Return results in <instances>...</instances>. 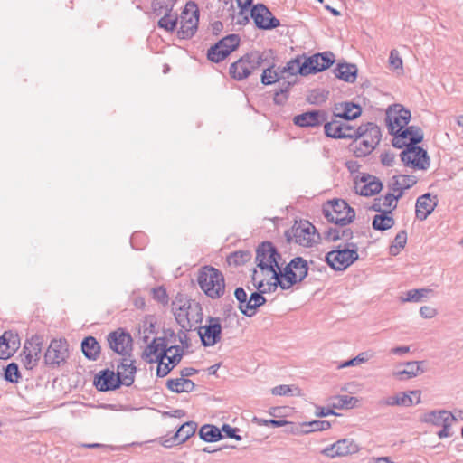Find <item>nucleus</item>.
Wrapping results in <instances>:
<instances>
[{
	"label": "nucleus",
	"mask_w": 463,
	"mask_h": 463,
	"mask_svg": "<svg viewBox=\"0 0 463 463\" xmlns=\"http://www.w3.org/2000/svg\"><path fill=\"white\" fill-rule=\"evenodd\" d=\"M320 239L315 226L308 221L296 222L290 231L289 241L304 247H312Z\"/></svg>",
	"instance_id": "8"
},
{
	"label": "nucleus",
	"mask_w": 463,
	"mask_h": 463,
	"mask_svg": "<svg viewBox=\"0 0 463 463\" xmlns=\"http://www.w3.org/2000/svg\"><path fill=\"white\" fill-rule=\"evenodd\" d=\"M177 23L176 15L167 13L158 21V25L165 31H174Z\"/></svg>",
	"instance_id": "49"
},
{
	"label": "nucleus",
	"mask_w": 463,
	"mask_h": 463,
	"mask_svg": "<svg viewBox=\"0 0 463 463\" xmlns=\"http://www.w3.org/2000/svg\"><path fill=\"white\" fill-rule=\"evenodd\" d=\"M222 430L223 431L224 435L228 438L235 439L237 440L241 439V437L236 435L237 430L231 427L228 424H224L222 428Z\"/></svg>",
	"instance_id": "60"
},
{
	"label": "nucleus",
	"mask_w": 463,
	"mask_h": 463,
	"mask_svg": "<svg viewBox=\"0 0 463 463\" xmlns=\"http://www.w3.org/2000/svg\"><path fill=\"white\" fill-rule=\"evenodd\" d=\"M69 355L68 343L65 339H53L51 341L44 358L48 364L59 365L64 363Z\"/></svg>",
	"instance_id": "15"
},
{
	"label": "nucleus",
	"mask_w": 463,
	"mask_h": 463,
	"mask_svg": "<svg viewBox=\"0 0 463 463\" xmlns=\"http://www.w3.org/2000/svg\"><path fill=\"white\" fill-rule=\"evenodd\" d=\"M197 282L202 291L212 299L221 298L225 294V278L222 272L214 267H202L198 271Z\"/></svg>",
	"instance_id": "2"
},
{
	"label": "nucleus",
	"mask_w": 463,
	"mask_h": 463,
	"mask_svg": "<svg viewBox=\"0 0 463 463\" xmlns=\"http://www.w3.org/2000/svg\"><path fill=\"white\" fill-rule=\"evenodd\" d=\"M135 362L129 358H123L120 364L118 365L117 377L119 383L129 386L134 383L136 374Z\"/></svg>",
	"instance_id": "28"
},
{
	"label": "nucleus",
	"mask_w": 463,
	"mask_h": 463,
	"mask_svg": "<svg viewBox=\"0 0 463 463\" xmlns=\"http://www.w3.org/2000/svg\"><path fill=\"white\" fill-rule=\"evenodd\" d=\"M411 119V111L407 109V124ZM424 139V132L421 128L418 126L407 125V143L410 146L420 145Z\"/></svg>",
	"instance_id": "35"
},
{
	"label": "nucleus",
	"mask_w": 463,
	"mask_h": 463,
	"mask_svg": "<svg viewBox=\"0 0 463 463\" xmlns=\"http://www.w3.org/2000/svg\"><path fill=\"white\" fill-rule=\"evenodd\" d=\"M325 133L332 138H349L353 139L355 128L350 124L334 119L325 124Z\"/></svg>",
	"instance_id": "21"
},
{
	"label": "nucleus",
	"mask_w": 463,
	"mask_h": 463,
	"mask_svg": "<svg viewBox=\"0 0 463 463\" xmlns=\"http://www.w3.org/2000/svg\"><path fill=\"white\" fill-rule=\"evenodd\" d=\"M324 114L319 111H311L298 115L294 118V123L300 127H315L325 121Z\"/></svg>",
	"instance_id": "32"
},
{
	"label": "nucleus",
	"mask_w": 463,
	"mask_h": 463,
	"mask_svg": "<svg viewBox=\"0 0 463 463\" xmlns=\"http://www.w3.org/2000/svg\"><path fill=\"white\" fill-rule=\"evenodd\" d=\"M289 431H290V433L295 434V435L309 433V430L307 429V422H301L298 425L292 426Z\"/></svg>",
	"instance_id": "58"
},
{
	"label": "nucleus",
	"mask_w": 463,
	"mask_h": 463,
	"mask_svg": "<svg viewBox=\"0 0 463 463\" xmlns=\"http://www.w3.org/2000/svg\"><path fill=\"white\" fill-rule=\"evenodd\" d=\"M167 387L169 390L176 393L188 392L194 389V383L190 379L177 377L168 380Z\"/></svg>",
	"instance_id": "36"
},
{
	"label": "nucleus",
	"mask_w": 463,
	"mask_h": 463,
	"mask_svg": "<svg viewBox=\"0 0 463 463\" xmlns=\"http://www.w3.org/2000/svg\"><path fill=\"white\" fill-rule=\"evenodd\" d=\"M109 347L118 354H128L132 350V337L123 329L118 328L108 335Z\"/></svg>",
	"instance_id": "19"
},
{
	"label": "nucleus",
	"mask_w": 463,
	"mask_h": 463,
	"mask_svg": "<svg viewBox=\"0 0 463 463\" xmlns=\"http://www.w3.org/2000/svg\"><path fill=\"white\" fill-rule=\"evenodd\" d=\"M333 406L337 409H351L357 405L358 399L349 395H338L334 398Z\"/></svg>",
	"instance_id": "46"
},
{
	"label": "nucleus",
	"mask_w": 463,
	"mask_h": 463,
	"mask_svg": "<svg viewBox=\"0 0 463 463\" xmlns=\"http://www.w3.org/2000/svg\"><path fill=\"white\" fill-rule=\"evenodd\" d=\"M234 294H235L236 298L240 302V305L247 302V300H248L247 293L245 292V290L242 288H236Z\"/></svg>",
	"instance_id": "61"
},
{
	"label": "nucleus",
	"mask_w": 463,
	"mask_h": 463,
	"mask_svg": "<svg viewBox=\"0 0 463 463\" xmlns=\"http://www.w3.org/2000/svg\"><path fill=\"white\" fill-rule=\"evenodd\" d=\"M354 188L357 194L370 197L381 192L383 184L378 177L370 174L361 173L354 179Z\"/></svg>",
	"instance_id": "12"
},
{
	"label": "nucleus",
	"mask_w": 463,
	"mask_h": 463,
	"mask_svg": "<svg viewBox=\"0 0 463 463\" xmlns=\"http://www.w3.org/2000/svg\"><path fill=\"white\" fill-rule=\"evenodd\" d=\"M240 44V38L235 34L224 37L207 53L209 60L214 62L223 61L230 53H232Z\"/></svg>",
	"instance_id": "13"
},
{
	"label": "nucleus",
	"mask_w": 463,
	"mask_h": 463,
	"mask_svg": "<svg viewBox=\"0 0 463 463\" xmlns=\"http://www.w3.org/2000/svg\"><path fill=\"white\" fill-rule=\"evenodd\" d=\"M189 306V302L183 296H177L173 301L172 309L179 323L187 319V309Z\"/></svg>",
	"instance_id": "38"
},
{
	"label": "nucleus",
	"mask_w": 463,
	"mask_h": 463,
	"mask_svg": "<svg viewBox=\"0 0 463 463\" xmlns=\"http://www.w3.org/2000/svg\"><path fill=\"white\" fill-rule=\"evenodd\" d=\"M153 298L162 305H167L169 298L166 289L163 287H157L152 289Z\"/></svg>",
	"instance_id": "51"
},
{
	"label": "nucleus",
	"mask_w": 463,
	"mask_h": 463,
	"mask_svg": "<svg viewBox=\"0 0 463 463\" xmlns=\"http://www.w3.org/2000/svg\"><path fill=\"white\" fill-rule=\"evenodd\" d=\"M381 137V129L376 124L370 122L362 124L354 130L350 149L357 157L366 156L375 149Z\"/></svg>",
	"instance_id": "1"
},
{
	"label": "nucleus",
	"mask_w": 463,
	"mask_h": 463,
	"mask_svg": "<svg viewBox=\"0 0 463 463\" xmlns=\"http://www.w3.org/2000/svg\"><path fill=\"white\" fill-rule=\"evenodd\" d=\"M196 424L193 421L184 423L176 431L174 439L177 444L185 442L196 430Z\"/></svg>",
	"instance_id": "41"
},
{
	"label": "nucleus",
	"mask_w": 463,
	"mask_h": 463,
	"mask_svg": "<svg viewBox=\"0 0 463 463\" xmlns=\"http://www.w3.org/2000/svg\"><path fill=\"white\" fill-rule=\"evenodd\" d=\"M430 165L427 149L420 145L410 146L407 143V166L426 171Z\"/></svg>",
	"instance_id": "16"
},
{
	"label": "nucleus",
	"mask_w": 463,
	"mask_h": 463,
	"mask_svg": "<svg viewBox=\"0 0 463 463\" xmlns=\"http://www.w3.org/2000/svg\"><path fill=\"white\" fill-rule=\"evenodd\" d=\"M251 16L256 24L264 29L275 28L279 23L263 5H256L251 10Z\"/></svg>",
	"instance_id": "23"
},
{
	"label": "nucleus",
	"mask_w": 463,
	"mask_h": 463,
	"mask_svg": "<svg viewBox=\"0 0 463 463\" xmlns=\"http://www.w3.org/2000/svg\"><path fill=\"white\" fill-rule=\"evenodd\" d=\"M5 378L6 381L11 382V383H18L19 382V380L21 378V374H20V372H19V369H18V366L16 364L11 363L6 366L5 371Z\"/></svg>",
	"instance_id": "50"
},
{
	"label": "nucleus",
	"mask_w": 463,
	"mask_h": 463,
	"mask_svg": "<svg viewBox=\"0 0 463 463\" xmlns=\"http://www.w3.org/2000/svg\"><path fill=\"white\" fill-rule=\"evenodd\" d=\"M222 326L218 318L210 317L207 323L198 328L202 343L205 346H213L221 339Z\"/></svg>",
	"instance_id": "17"
},
{
	"label": "nucleus",
	"mask_w": 463,
	"mask_h": 463,
	"mask_svg": "<svg viewBox=\"0 0 463 463\" xmlns=\"http://www.w3.org/2000/svg\"><path fill=\"white\" fill-rule=\"evenodd\" d=\"M309 432L328 430L331 426L327 420H313L307 422Z\"/></svg>",
	"instance_id": "52"
},
{
	"label": "nucleus",
	"mask_w": 463,
	"mask_h": 463,
	"mask_svg": "<svg viewBox=\"0 0 463 463\" xmlns=\"http://www.w3.org/2000/svg\"><path fill=\"white\" fill-rule=\"evenodd\" d=\"M431 293L432 289L430 288H418L408 290L407 302H420L424 298H429L430 294Z\"/></svg>",
	"instance_id": "48"
},
{
	"label": "nucleus",
	"mask_w": 463,
	"mask_h": 463,
	"mask_svg": "<svg viewBox=\"0 0 463 463\" xmlns=\"http://www.w3.org/2000/svg\"><path fill=\"white\" fill-rule=\"evenodd\" d=\"M81 350L88 359L96 360L100 354V345L93 336H88L81 343Z\"/></svg>",
	"instance_id": "34"
},
{
	"label": "nucleus",
	"mask_w": 463,
	"mask_h": 463,
	"mask_svg": "<svg viewBox=\"0 0 463 463\" xmlns=\"http://www.w3.org/2000/svg\"><path fill=\"white\" fill-rule=\"evenodd\" d=\"M238 6L241 9V10H247L250 7L251 4H252V0H235Z\"/></svg>",
	"instance_id": "64"
},
{
	"label": "nucleus",
	"mask_w": 463,
	"mask_h": 463,
	"mask_svg": "<svg viewBox=\"0 0 463 463\" xmlns=\"http://www.w3.org/2000/svg\"><path fill=\"white\" fill-rule=\"evenodd\" d=\"M404 401H405V393L402 392L395 396L387 398L383 402V404L390 405V406L401 405L403 403Z\"/></svg>",
	"instance_id": "56"
},
{
	"label": "nucleus",
	"mask_w": 463,
	"mask_h": 463,
	"mask_svg": "<svg viewBox=\"0 0 463 463\" xmlns=\"http://www.w3.org/2000/svg\"><path fill=\"white\" fill-rule=\"evenodd\" d=\"M359 451V446L354 440L350 439H343L322 450V454L334 458L336 457H346L355 454Z\"/></svg>",
	"instance_id": "20"
},
{
	"label": "nucleus",
	"mask_w": 463,
	"mask_h": 463,
	"mask_svg": "<svg viewBox=\"0 0 463 463\" xmlns=\"http://www.w3.org/2000/svg\"><path fill=\"white\" fill-rule=\"evenodd\" d=\"M335 74L337 78L345 81L354 82L356 79L357 69L353 64H338L337 68L335 70Z\"/></svg>",
	"instance_id": "39"
},
{
	"label": "nucleus",
	"mask_w": 463,
	"mask_h": 463,
	"mask_svg": "<svg viewBox=\"0 0 463 463\" xmlns=\"http://www.w3.org/2000/svg\"><path fill=\"white\" fill-rule=\"evenodd\" d=\"M199 435L207 442H214L222 438L221 430L213 425H203L200 429Z\"/></svg>",
	"instance_id": "43"
},
{
	"label": "nucleus",
	"mask_w": 463,
	"mask_h": 463,
	"mask_svg": "<svg viewBox=\"0 0 463 463\" xmlns=\"http://www.w3.org/2000/svg\"><path fill=\"white\" fill-rule=\"evenodd\" d=\"M334 63V55L332 53H317L305 60L308 74L322 71L329 68Z\"/></svg>",
	"instance_id": "24"
},
{
	"label": "nucleus",
	"mask_w": 463,
	"mask_h": 463,
	"mask_svg": "<svg viewBox=\"0 0 463 463\" xmlns=\"http://www.w3.org/2000/svg\"><path fill=\"white\" fill-rule=\"evenodd\" d=\"M386 123L390 134L393 136L392 145L405 147V109L401 104L390 106L386 110Z\"/></svg>",
	"instance_id": "3"
},
{
	"label": "nucleus",
	"mask_w": 463,
	"mask_h": 463,
	"mask_svg": "<svg viewBox=\"0 0 463 463\" xmlns=\"http://www.w3.org/2000/svg\"><path fill=\"white\" fill-rule=\"evenodd\" d=\"M279 272L280 269L273 266L257 265L252 273V282L261 293L275 291L280 286Z\"/></svg>",
	"instance_id": "5"
},
{
	"label": "nucleus",
	"mask_w": 463,
	"mask_h": 463,
	"mask_svg": "<svg viewBox=\"0 0 463 463\" xmlns=\"http://www.w3.org/2000/svg\"><path fill=\"white\" fill-rule=\"evenodd\" d=\"M437 205V197L430 194H425L420 196L416 202V216L420 220H425Z\"/></svg>",
	"instance_id": "29"
},
{
	"label": "nucleus",
	"mask_w": 463,
	"mask_h": 463,
	"mask_svg": "<svg viewBox=\"0 0 463 463\" xmlns=\"http://www.w3.org/2000/svg\"><path fill=\"white\" fill-rule=\"evenodd\" d=\"M307 274V262L301 258H296L279 272L280 287L288 289L294 284L300 282Z\"/></svg>",
	"instance_id": "9"
},
{
	"label": "nucleus",
	"mask_w": 463,
	"mask_h": 463,
	"mask_svg": "<svg viewBox=\"0 0 463 463\" xmlns=\"http://www.w3.org/2000/svg\"><path fill=\"white\" fill-rule=\"evenodd\" d=\"M178 36L185 39L192 37L198 27L199 8L196 3L189 1L183 9L179 20Z\"/></svg>",
	"instance_id": "7"
},
{
	"label": "nucleus",
	"mask_w": 463,
	"mask_h": 463,
	"mask_svg": "<svg viewBox=\"0 0 463 463\" xmlns=\"http://www.w3.org/2000/svg\"><path fill=\"white\" fill-rule=\"evenodd\" d=\"M288 423L289 422H288L287 420H265L266 425H271L273 427H281V426L287 425Z\"/></svg>",
	"instance_id": "63"
},
{
	"label": "nucleus",
	"mask_w": 463,
	"mask_h": 463,
	"mask_svg": "<svg viewBox=\"0 0 463 463\" xmlns=\"http://www.w3.org/2000/svg\"><path fill=\"white\" fill-rule=\"evenodd\" d=\"M366 360H367V357L364 355V354H361L358 356H356L355 358L351 359V360L342 364L341 365H339V368H345L347 366L357 365L361 363L365 362Z\"/></svg>",
	"instance_id": "59"
},
{
	"label": "nucleus",
	"mask_w": 463,
	"mask_h": 463,
	"mask_svg": "<svg viewBox=\"0 0 463 463\" xmlns=\"http://www.w3.org/2000/svg\"><path fill=\"white\" fill-rule=\"evenodd\" d=\"M20 346L17 335L11 332H5L0 336V359H8Z\"/></svg>",
	"instance_id": "27"
},
{
	"label": "nucleus",
	"mask_w": 463,
	"mask_h": 463,
	"mask_svg": "<svg viewBox=\"0 0 463 463\" xmlns=\"http://www.w3.org/2000/svg\"><path fill=\"white\" fill-rule=\"evenodd\" d=\"M251 259V254L248 250H239L235 251L233 253H231L227 257V263L229 266H241L245 264L246 262L250 261Z\"/></svg>",
	"instance_id": "44"
},
{
	"label": "nucleus",
	"mask_w": 463,
	"mask_h": 463,
	"mask_svg": "<svg viewBox=\"0 0 463 463\" xmlns=\"http://www.w3.org/2000/svg\"><path fill=\"white\" fill-rule=\"evenodd\" d=\"M323 213L326 220L337 225L345 226L355 218L354 210L342 199H333L323 205Z\"/></svg>",
	"instance_id": "4"
},
{
	"label": "nucleus",
	"mask_w": 463,
	"mask_h": 463,
	"mask_svg": "<svg viewBox=\"0 0 463 463\" xmlns=\"http://www.w3.org/2000/svg\"><path fill=\"white\" fill-rule=\"evenodd\" d=\"M402 196V188H393L392 192L387 194L385 196L381 197L373 204V209L376 211H388L396 207L397 200Z\"/></svg>",
	"instance_id": "31"
},
{
	"label": "nucleus",
	"mask_w": 463,
	"mask_h": 463,
	"mask_svg": "<svg viewBox=\"0 0 463 463\" xmlns=\"http://www.w3.org/2000/svg\"><path fill=\"white\" fill-rule=\"evenodd\" d=\"M165 347V339L164 337L155 338L144 350L142 357L147 363L160 364L161 357L164 354Z\"/></svg>",
	"instance_id": "26"
},
{
	"label": "nucleus",
	"mask_w": 463,
	"mask_h": 463,
	"mask_svg": "<svg viewBox=\"0 0 463 463\" xmlns=\"http://www.w3.org/2000/svg\"><path fill=\"white\" fill-rule=\"evenodd\" d=\"M293 391H296L298 393H299L298 388L282 384V385L274 387L271 390V392L273 395L281 396V395H289L293 392Z\"/></svg>",
	"instance_id": "54"
},
{
	"label": "nucleus",
	"mask_w": 463,
	"mask_h": 463,
	"mask_svg": "<svg viewBox=\"0 0 463 463\" xmlns=\"http://www.w3.org/2000/svg\"><path fill=\"white\" fill-rule=\"evenodd\" d=\"M389 64L392 70H402V59L396 50H392L389 57Z\"/></svg>",
	"instance_id": "53"
},
{
	"label": "nucleus",
	"mask_w": 463,
	"mask_h": 463,
	"mask_svg": "<svg viewBox=\"0 0 463 463\" xmlns=\"http://www.w3.org/2000/svg\"><path fill=\"white\" fill-rule=\"evenodd\" d=\"M428 363L422 361H407V378L419 376L427 371Z\"/></svg>",
	"instance_id": "45"
},
{
	"label": "nucleus",
	"mask_w": 463,
	"mask_h": 463,
	"mask_svg": "<svg viewBox=\"0 0 463 463\" xmlns=\"http://www.w3.org/2000/svg\"><path fill=\"white\" fill-rule=\"evenodd\" d=\"M283 76L282 70L275 64H268L261 74V82L264 85H270L277 82Z\"/></svg>",
	"instance_id": "40"
},
{
	"label": "nucleus",
	"mask_w": 463,
	"mask_h": 463,
	"mask_svg": "<svg viewBox=\"0 0 463 463\" xmlns=\"http://www.w3.org/2000/svg\"><path fill=\"white\" fill-rule=\"evenodd\" d=\"M264 59L260 55H246L232 63L230 69L231 75L236 80H243L253 71L263 66Z\"/></svg>",
	"instance_id": "11"
},
{
	"label": "nucleus",
	"mask_w": 463,
	"mask_h": 463,
	"mask_svg": "<svg viewBox=\"0 0 463 463\" xmlns=\"http://www.w3.org/2000/svg\"><path fill=\"white\" fill-rule=\"evenodd\" d=\"M94 385L99 391L106 392L115 390L119 387V380L116 373L111 370L99 372L94 379Z\"/></svg>",
	"instance_id": "25"
},
{
	"label": "nucleus",
	"mask_w": 463,
	"mask_h": 463,
	"mask_svg": "<svg viewBox=\"0 0 463 463\" xmlns=\"http://www.w3.org/2000/svg\"><path fill=\"white\" fill-rule=\"evenodd\" d=\"M421 402V392L419 390L411 391L407 393V406L419 404Z\"/></svg>",
	"instance_id": "55"
},
{
	"label": "nucleus",
	"mask_w": 463,
	"mask_h": 463,
	"mask_svg": "<svg viewBox=\"0 0 463 463\" xmlns=\"http://www.w3.org/2000/svg\"><path fill=\"white\" fill-rule=\"evenodd\" d=\"M380 214H376L373 220V228L377 231H385L391 229L394 225V220L391 215V212L380 211Z\"/></svg>",
	"instance_id": "37"
},
{
	"label": "nucleus",
	"mask_w": 463,
	"mask_h": 463,
	"mask_svg": "<svg viewBox=\"0 0 463 463\" xmlns=\"http://www.w3.org/2000/svg\"><path fill=\"white\" fill-rule=\"evenodd\" d=\"M281 70L283 74L288 73L289 75H308V71H307V65L305 64V61L301 62V61L298 59L289 61Z\"/></svg>",
	"instance_id": "42"
},
{
	"label": "nucleus",
	"mask_w": 463,
	"mask_h": 463,
	"mask_svg": "<svg viewBox=\"0 0 463 463\" xmlns=\"http://www.w3.org/2000/svg\"><path fill=\"white\" fill-rule=\"evenodd\" d=\"M405 248V232L397 233L389 246V254L392 256L399 255Z\"/></svg>",
	"instance_id": "47"
},
{
	"label": "nucleus",
	"mask_w": 463,
	"mask_h": 463,
	"mask_svg": "<svg viewBox=\"0 0 463 463\" xmlns=\"http://www.w3.org/2000/svg\"><path fill=\"white\" fill-rule=\"evenodd\" d=\"M183 354L184 350L179 345L165 346L160 364L157 365V375L160 377L167 375L180 363Z\"/></svg>",
	"instance_id": "14"
},
{
	"label": "nucleus",
	"mask_w": 463,
	"mask_h": 463,
	"mask_svg": "<svg viewBox=\"0 0 463 463\" xmlns=\"http://www.w3.org/2000/svg\"><path fill=\"white\" fill-rule=\"evenodd\" d=\"M358 250L354 245L352 248H338L329 251L326 260L330 267L336 270H344L358 259Z\"/></svg>",
	"instance_id": "10"
},
{
	"label": "nucleus",
	"mask_w": 463,
	"mask_h": 463,
	"mask_svg": "<svg viewBox=\"0 0 463 463\" xmlns=\"http://www.w3.org/2000/svg\"><path fill=\"white\" fill-rule=\"evenodd\" d=\"M362 114V108L353 102H341L335 106V117L352 120L360 117Z\"/></svg>",
	"instance_id": "30"
},
{
	"label": "nucleus",
	"mask_w": 463,
	"mask_h": 463,
	"mask_svg": "<svg viewBox=\"0 0 463 463\" xmlns=\"http://www.w3.org/2000/svg\"><path fill=\"white\" fill-rule=\"evenodd\" d=\"M420 420L424 423H429L436 427H441V430L437 432L439 439L449 438L453 435L451 425L456 421L454 415L446 410H433L422 414Z\"/></svg>",
	"instance_id": "6"
},
{
	"label": "nucleus",
	"mask_w": 463,
	"mask_h": 463,
	"mask_svg": "<svg viewBox=\"0 0 463 463\" xmlns=\"http://www.w3.org/2000/svg\"><path fill=\"white\" fill-rule=\"evenodd\" d=\"M42 345L38 339H31L24 344L21 360L27 369H33L40 359Z\"/></svg>",
	"instance_id": "22"
},
{
	"label": "nucleus",
	"mask_w": 463,
	"mask_h": 463,
	"mask_svg": "<svg viewBox=\"0 0 463 463\" xmlns=\"http://www.w3.org/2000/svg\"><path fill=\"white\" fill-rule=\"evenodd\" d=\"M280 255L270 242H263L257 249L256 263L258 266H273V268L280 269Z\"/></svg>",
	"instance_id": "18"
},
{
	"label": "nucleus",
	"mask_w": 463,
	"mask_h": 463,
	"mask_svg": "<svg viewBox=\"0 0 463 463\" xmlns=\"http://www.w3.org/2000/svg\"><path fill=\"white\" fill-rule=\"evenodd\" d=\"M438 314L437 310L434 307L430 306H423L420 308V315L423 318H432Z\"/></svg>",
	"instance_id": "57"
},
{
	"label": "nucleus",
	"mask_w": 463,
	"mask_h": 463,
	"mask_svg": "<svg viewBox=\"0 0 463 463\" xmlns=\"http://www.w3.org/2000/svg\"><path fill=\"white\" fill-rule=\"evenodd\" d=\"M265 303V298L259 293H252L246 303L239 306L241 311L248 316L251 317L255 314L257 307H260Z\"/></svg>",
	"instance_id": "33"
},
{
	"label": "nucleus",
	"mask_w": 463,
	"mask_h": 463,
	"mask_svg": "<svg viewBox=\"0 0 463 463\" xmlns=\"http://www.w3.org/2000/svg\"><path fill=\"white\" fill-rule=\"evenodd\" d=\"M143 326L146 328V330H149L150 333L154 332L155 327V321L153 317H146L144 320Z\"/></svg>",
	"instance_id": "62"
}]
</instances>
